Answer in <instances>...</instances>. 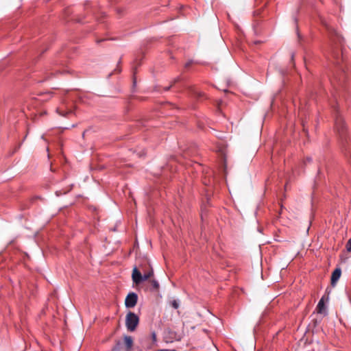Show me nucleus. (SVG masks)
Instances as JSON below:
<instances>
[{
	"mask_svg": "<svg viewBox=\"0 0 351 351\" xmlns=\"http://www.w3.org/2000/svg\"><path fill=\"white\" fill-rule=\"evenodd\" d=\"M147 266L149 268V269L148 271H145L144 269H142L143 272V275H147V274H150L149 275V278L154 275V270L151 267L150 265L149 264H147Z\"/></svg>",
	"mask_w": 351,
	"mask_h": 351,
	"instance_id": "11",
	"label": "nucleus"
},
{
	"mask_svg": "<svg viewBox=\"0 0 351 351\" xmlns=\"http://www.w3.org/2000/svg\"><path fill=\"white\" fill-rule=\"evenodd\" d=\"M317 311L318 313L325 314L326 313V306L324 302V298H321L317 305Z\"/></svg>",
	"mask_w": 351,
	"mask_h": 351,
	"instance_id": "8",
	"label": "nucleus"
},
{
	"mask_svg": "<svg viewBox=\"0 0 351 351\" xmlns=\"http://www.w3.org/2000/svg\"><path fill=\"white\" fill-rule=\"evenodd\" d=\"M152 337L153 341H156V332H153L152 333Z\"/></svg>",
	"mask_w": 351,
	"mask_h": 351,
	"instance_id": "14",
	"label": "nucleus"
},
{
	"mask_svg": "<svg viewBox=\"0 0 351 351\" xmlns=\"http://www.w3.org/2000/svg\"><path fill=\"white\" fill-rule=\"evenodd\" d=\"M170 303L171 306L175 309H178L180 306V301L178 300H173Z\"/></svg>",
	"mask_w": 351,
	"mask_h": 351,
	"instance_id": "12",
	"label": "nucleus"
},
{
	"mask_svg": "<svg viewBox=\"0 0 351 351\" xmlns=\"http://www.w3.org/2000/svg\"><path fill=\"white\" fill-rule=\"evenodd\" d=\"M123 339L124 343L120 341H117L112 351H132L133 346L132 337L125 335Z\"/></svg>",
	"mask_w": 351,
	"mask_h": 351,
	"instance_id": "1",
	"label": "nucleus"
},
{
	"mask_svg": "<svg viewBox=\"0 0 351 351\" xmlns=\"http://www.w3.org/2000/svg\"><path fill=\"white\" fill-rule=\"evenodd\" d=\"M152 290L156 291L159 289V283L156 280H152L151 281Z\"/></svg>",
	"mask_w": 351,
	"mask_h": 351,
	"instance_id": "10",
	"label": "nucleus"
},
{
	"mask_svg": "<svg viewBox=\"0 0 351 351\" xmlns=\"http://www.w3.org/2000/svg\"><path fill=\"white\" fill-rule=\"evenodd\" d=\"M332 56H334L335 59L337 60L339 55L337 53H333Z\"/></svg>",
	"mask_w": 351,
	"mask_h": 351,
	"instance_id": "16",
	"label": "nucleus"
},
{
	"mask_svg": "<svg viewBox=\"0 0 351 351\" xmlns=\"http://www.w3.org/2000/svg\"><path fill=\"white\" fill-rule=\"evenodd\" d=\"M341 274V270L340 268H336L331 276V284L334 285L337 280L339 279Z\"/></svg>",
	"mask_w": 351,
	"mask_h": 351,
	"instance_id": "7",
	"label": "nucleus"
},
{
	"mask_svg": "<svg viewBox=\"0 0 351 351\" xmlns=\"http://www.w3.org/2000/svg\"><path fill=\"white\" fill-rule=\"evenodd\" d=\"M139 323V317L134 313L130 311L126 315L125 326L129 331H134Z\"/></svg>",
	"mask_w": 351,
	"mask_h": 351,
	"instance_id": "2",
	"label": "nucleus"
},
{
	"mask_svg": "<svg viewBox=\"0 0 351 351\" xmlns=\"http://www.w3.org/2000/svg\"><path fill=\"white\" fill-rule=\"evenodd\" d=\"M327 28L329 31H330V37L331 40L334 43L335 45L337 47L338 45H342L343 43V38L341 37V36L339 34L338 32H337L335 29H331L330 27L327 26Z\"/></svg>",
	"mask_w": 351,
	"mask_h": 351,
	"instance_id": "6",
	"label": "nucleus"
},
{
	"mask_svg": "<svg viewBox=\"0 0 351 351\" xmlns=\"http://www.w3.org/2000/svg\"><path fill=\"white\" fill-rule=\"evenodd\" d=\"M306 160L308 161V162H311V158H306Z\"/></svg>",
	"mask_w": 351,
	"mask_h": 351,
	"instance_id": "17",
	"label": "nucleus"
},
{
	"mask_svg": "<svg viewBox=\"0 0 351 351\" xmlns=\"http://www.w3.org/2000/svg\"><path fill=\"white\" fill-rule=\"evenodd\" d=\"M337 81H339V84H341V79H337Z\"/></svg>",
	"mask_w": 351,
	"mask_h": 351,
	"instance_id": "18",
	"label": "nucleus"
},
{
	"mask_svg": "<svg viewBox=\"0 0 351 351\" xmlns=\"http://www.w3.org/2000/svg\"><path fill=\"white\" fill-rule=\"evenodd\" d=\"M57 112L58 114L62 117H68L69 114H71L73 113V110H63L60 108H57Z\"/></svg>",
	"mask_w": 351,
	"mask_h": 351,
	"instance_id": "9",
	"label": "nucleus"
},
{
	"mask_svg": "<svg viewBox=\"0 0 351 351\" xmlns=\"http://www.w3.org/2000/svg\"><path fill=\"white\" fill-rule=\"evenodd\" d=\"M149 275H143L141 270L134 267L132 271V278L135 284L138 285L149 279Z\"/></svg>",
	"mask_w": 351,
	"mask_h": 351,
	"instance_id": "4",
	"label": "nucleus"
},
{
	"mask_svg": "<svg viewBox=\"0 0 351 351\" xmlns=\"http://www.w3.org/2000/svg\"><path fill=\"white\" fill-rule=\"evenodd\" d=\"M138 301V295L134 292L128 294L125 300V305L127 308H133L136 306Z\"/></svg>",
	"mask_w": 351,
	"mask_h": 351,
	"instance_id": "5",
	"label": "nucleus"
},
{
	"mask_svg": "<svg viewBox=\"0 0 351 351\" xmlns=\"http://www.w3.org/2000/svg\"><path fill=\"white\" fill-rule=\"evenodd\" d=\"M191 64H192V62L191 61H189L188 62H186L185 64V67L186 68L189 67Z\"/></svg>",
	"mask_w": 351,
	"mask_h": 351,
	"instance_id": "15",
	"label": "nucleus"
},
{
	"mask_svg": "<svg viewBox=\"0 0 351 351\" xmlns=\"http://www.w3.org/2000/svg\"><path fill=\"white\" fill-rule=\"evenodd\" d=\"M335 128L339 133L340 137L343 139L346 137V126L345 125L344 121L339 114L338 112H336L335 114Z\"/></svg>",
	"mask_w": 351,
	"mask_h": 351,
	"instance_id": "3",
	"label": "nucleus"
},
{
	"mask_svg": "<svg viewBox=\"0 0 351 351\" xmlns=\"http://www.w3.org/2000/svg\"><path fill=\"white\" fill-rule=\"evenodd\" d=\"M346 249L348 252H351V238L347 242Z\"/></svg>",
	"mask_w": 351,
	"mask_h": 351,
	"instance_id": "13",
	"label": "nucleus"
}]
</instances>
